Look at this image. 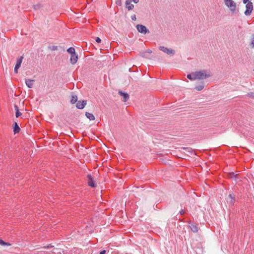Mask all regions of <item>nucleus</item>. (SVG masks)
I'll list each match as a JSON object with an SVG mask.
<instances>
[{"mask_svg":"<svg viewBox=\"0 0 254 254\" xmlns=\"http://www.w3.org/2000/svg\"><path fill=\"white\" fill-rule=\"evenodd\" d=\"M210 75L206 70H200L193 72L187 75V78L190 80H203L209 77Z\"/></svg>","mask_w":254,"mask_h":254,"instance_id":"nucleus-1","label":"nucleus"},{"mask_svg":"<svg viewBox=\"0 0 254 254\" xmlns=\"http://www.w3.org/2000/svg\"><path fill=\"white\" fill-rule=\"evenodd\" d=\"M224 2L226 6L232 13H236L237 11V5L233 0H224Z\"/></svg>","mask_w":254,"mask_h":254,"instance_id":"nucleus-2","label":"nucleus"},{"mask_svg":"<svg viewBox=\"0 0 254 254\" xmlns=\"http://www.w3.org/2000/svg\"><path fill=\"white\" fill-rule=\"evenodd\" d=\"M246 10L245 11V14L246 16H249L251 15L253 10V5L252 2H249L246 5Z\"/></svg>","mask_w":254,"mask_h":254,"instance_id":"nucleus-3","label":"nucleus"},{"mask_svg":"<svg viewBox=\"0 0 254 254\" xmlns=\"http://www.w3.org/2000/svg\"><path fill=\"white\" fill-rule=\"evenodd\" d=\"M159 49L163 52L164 53L168 54L170 55L172 54L174 55L175 53V51L171 49V48H168L167 47H165L164 46H160L159 48Z\"/></svg>","mask_w":254,"mask_h":254,"instance_id":"nucleus-4","label":"nucleus"},{"mask_svg":"<svg viewBox=\"0 0 254 254\" xmlns=\"http://www.w3.org/2000/svg\"><path fill=\"white\" fill-rule=\"evenodd\" d=\"M23 59V56H20L17 59L16 64H15V65L14 67V72L15 73H18V69L21 66V63H22Z\"/></svg>","mask_w":254,"mask_h":254,"instance_id":"nucleus-5","label":"nucleus"},{"mask_svg":"<svg viewBox=\"0 0 254 254\" xmlns=\"http://www.w3.org/2000/svg\"><path fill=\"white\" fill-rule=\"evenodd\" d=\"M136 28L139 32L143 34H146L148 32L147 28L145 26L142 25H137Z\"/></svg>","mask_w":254,"mask_h":254,"instance_id":"nucleus-6","label":"nucleus"},{"mask_svg":"<svg viewBox=\"0 0 254 254\" xmlns=\"http://www.w3.org/2000/svg\"><path fill=\"white\" fill-rule=\"evenodd\" d=\"M87 104V102L85 100L78 101H77L76 107L79 109H82L84 108Z\"/></svg>","mask_w":254,"mask_h":254,"instance_id":"nucleus-7","label":"nucleus"},{"mask_svg":"<svg viewBox=\"0 0 254 254\" xmlns=\"http://www.w3.org/2000/svg\"><path fill=\"white\" fill-rule=\"evenodd\" d=\"M78 60V56L76 53L71 54V57L70 58V61L71 64H74L76 63Z\"/></svg>","mask_w":254,"mask_h":254,"instance_id":"nucleus-8","label":"nucleus"},{"mask_svg":"<svg viewBox=\"0 0 254 254\" xmlns=\"http://www.w3.org/2000/svg\"><path fill=\"white\" fill-rule=\"evenodd\" d=\"M87 178L88 179V184L89 186L91 187H95L96 185L94 182L93 179L92 177V176L90 175H87Z\"/></svg>","mask_w":254,"mask_h":254,"instance_id":"nucleus-9","label":"nucleus"},{"mask_svg":"<svg viewBox=\"0 0 254 254\" xmlns=\"http://www.w3.org/2000/svg\"><path fill=\"white\" fill-rule=\"evenodd\" d=\"M35 80L33 79H26L25 83L26 85L30 88L33 87Z\"/></svg>","mask_w":254,"mask_h":254,"instance_id":"nucleus-10","label":"nucleus"},{"mask_svg":"<svg viewBox=\"0 0 254 254\" xmlns=\"http://www.w3.org/2000/svg\"><path fill=\"white\" fill-rule=\"evenodd\" d=\"M226 199H227V203H229L230 204H234V201H235V198L232 196V194H229L227 197Z\"/></svg>","mask_w":254,"mask_h":254,"instance_id":"nucleus-11","label":"nucleus"},{"mask_svg":"<svg viewBox=\"0 0 254 254\" xmlns=\"http://www.w3.org/2000/svg\"><path fill=\"white\" fill-rule=\"evenodd\" d=\"M126 6L128 10H131L134 7L133 4L131 3V0H127L126 2Z\"/></svg>","mask_w":254,"mask_h":254,"instance_id":"nucleus-12","label":"nucleus"},{"mask_svg":"<svg viewBox=\"0 0 254 254\" xmlns=\"http://www.w3.org/2000/svg\"><path fill=\"white\" fill-rule=\"evenodd\" d=\"M119 94L121 96H123V98H124L123 101H124V102H126V101L128 100V99L129 98V95H128V94L127 93H124V92H122V91H120L119 92Z\"/></svg>","mask_w":254,"mask_h":254,"instance_id":"nucleus-13","label":"nucleus"},{"mask_svg":"<svg viewBox=\"0 0 254 254\" xmlns=\"http://www.w3.org/2000/svg\"><path fill=\"white\" fill-rule=\"evenodd\" d=\"M20 129L19 127L18 124L17 123L15 122L14 124V127H13V132L14 134L17 133L19 132Z\"/></svg>","mask_w":254,"mask_h":254,"instance_id":"nucleus-14","label":"nucleus"},{"mask_svg":"<svg viewBox=\"0 0 254 254\" xmlns=\"http://www.w3.org/2000/svg\"><path fill=\"white\" fill-rule=\"evenodd\" d=\"M204 87V83L201 82L200 84L197 85L195 86V89L197 91H201V90H202L203 89Z\"/></svg>","mask_w":254,"mask_h":254,"instance_id":"nucleus-15","label":"nucleus"},{"mask_svg":"<svg viewBox=\"0 0 254 254\" xmlns=\"http://www.w3.org/2000/svg\"><path fill=\"white\" fill-rule=\"evenodd\" d=\"M14 109L16 111L15 116L16 118H18L22 115V114L19 111L18 107L17 105H14Z\"/></svg>","mask_w":254,"mask_h":254,"instance_id":"nucleus-16","label":"nucleus"},{"mask_svg":"<svg viewBox=\"0 0 254 254\" xmlns=\"http://www.w3.org/2000/svg\"><path fill=\"white\" fill-rule=\"evenodd\" d=\"M85 116L90 121H93L95 120V117L94 115L91 113L86 112L85 114Z\"/></svg>","mask_w":254,"mask_h":254,"instance_id":"nucleus-17","label":"nucleus"},{"mask_svg":"<svg viewBox=\"0 0 254 254\" xmlns=\"http://www.w3.org/2000/svg\"><path fill=\"white\" fill-rule=\"evenodd\" d=\"M190 228L191 230L193 233H196L198 231V228L195 224H192L190 226Z\"/></svg>","mask_w":254,"mask_h":254,"instance_id":"nucleus-18","label":"nucleus"},{"mask_svg":"<svg viewBox=\"0 0 254 254\" xmlns=\"http://www.w3.org/2000/svg\"><path fill=\"white\" fill-rule=\"evenodd\" d=\"M77 97L76 95L72 96L71 99L70 100V102L71 104H74L76 102H77Z\"/></svg>","mask_w":254,"mask_h":254,"instance_id":"nucleus-19","label":"nucleus"},{"mask_svg":"<svg viewBox=\"0 0 254 254\" xmlns=\"http://www.w3.org/2000/svg\"><path fill=\"white\" fill-rule=\"evenodd\" d=\"M67 52L70 54H73L75 53V49L73 47H70L67 50Z\"/></svg>","mask_w":254,"mask_h":254,"instance_id":"nucleus-20","label":"nucleus"},{"mask_svg":"<svg viewBox=\"0 0 254 254\" xmlns=\"http://www.w3.org/2000/svg\"><path fill=\"white\" fill-rule=\"evenodd\" d=\"M0 245L1 246H5V245L10 246V245L9 244L4 242L3 240H2L1 239H0Z\"/></svg>","mask_w":254,"mask_h":254,"instance_id":"nucleus-21","label":"nucleus"},{"mask_svg":"<svg viewBox=\"0 0 254 254\" xmlns=\"http://www.w3.org/2000/svg\"><path fill=\"white\" fill-rule=\"evenodd\" d=\"M251 45H252V48H254V37H253L252 39Z\"/></svg>","mask_w":254,"mask_h":254,"instance_id":"nucleus-22","label":"nucleus"},{"mask_svg":"<svg viewBox=\"0 0 254 254\" xmlns=\"http://www.w3.org/2000/svg\"><path fill=\"white\" fill-rule=\"evenodd\" d=\"M101 41V40L100 39V38L99 37H97L96 38V42H97L98 43H100Z\"/></svg>","mask_w":254,"mask_h":254,"instance_id":"nucleus-23","label":"nucleus"},{"mask_svg":"<svg viewBox=\"0 0 254 254\" xmlns=\"http://www.w3.org/2000/svg\"><path fill=\"white\" fill-rule=\"evenodd\" d=\"M251 0H243V2L247 4V3L250 1Z\"/></svg>","mask_w":254,"mask_h":254,"instance_id":"nucleus-24","label":"nucleus"},{"mask_svg":"<svg viewBox=\"0 0 254 254\" xmlns=\"http://www.w3.org/2000/svg\"><path fill=\"white\" fill-rule=\"evenodd\" d=\"M106 252L105 250H103V251L100 252L99 254H105Z\"/></svg>","mask_w":254,"mask_h":254,"instance_id":"nucleus-25","label":"nucleus"},{"mask_svg":"<svg viewBox=\"0 0 254 254\" xmlns=\"http://www.w3.org/2000/svg\"><path fill=\"white\" fill-rule=\"evenodd\" d=\"M131 18H132V20H135L136 19V17H135V15H133V16H131Z\"/></svg>","mask_w":254,"mask_h":254,"instance_id":"nucleus-26","label":"nucleus"},{"mask_svg":"<svg viewBox=\"0 0 254 254\" xmlns=\"http://www.w3.org/2000/svg\"><path fill=\"white\" fill-rule=\"evenodd\" d=\"M135 3H137L138 1H139V0H132Z\"/></svg>","mask_w":254,"mask_h":254,"instance_id":"nucleus-27","label":"nucleus"},{"mask_svg":"<svg viewBox=\"0 0 254 254\" xmlns=\"http://www.w3.org/2000/svg\"><path fill=\"white\" fill-rule=\"evenodd\" d=\"M184 213H185V211L184 210H182V211H180V213L181 214H183Z\"/></svg>","mask_w":254,"mask_h":254,"instance_id":"nucleus-28","label":"nucleus"},{"mask_svg":"<svg viewBox=\"0 0 254 254\" xmlns=\"http://www.w3.org/2000/svg\"><path fill=\"white\" fill-rule=\"evenodd\" d=\"M119 3L121 4V1L120 0V2H119Z\"/></svg>","mask_w":254,"mask_h":254,"instance_id":"nucleus-29","label":"nucleus"}]
</instances>
